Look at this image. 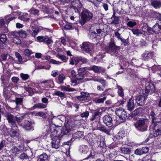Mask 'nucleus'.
Returning <instances> with one entry per match:
<instances>
[{
    "mask_svg": "<svg viewBox=\"0 0 161 161\" xmlns=\"http://www.w3.org/2000/svg\"><path fill=\"white\" fill-rule=\"evenodd\" d=\"M61 120L58 118L54 117L52 119H48L46 120V124L47 125L45 126V128L47 129L46 132L49 133L51 129H54V130H58L57 128H61L62 124L60 123Z\"/></svg>",
    "mask_w": 161,
    "mask_h": 161,
    "instance_id": "nucleus-1",
    "label": "nucleus"
},
{
    "mask_svg": "<svg viewBox=\"0 0 161 161\" xmlns=\"http://www.w3.org/2000/svg\"><path fill=\"white\" fill-rule=\"evenodd\" d=\"M54 130L53 129L50 130L49 133H47L45 134V135L50 134L53 137L51 142L52 146L53 148L57 149L60 146V138L62 136H60L59 135L58 130L54 131Z\"/></svg>",
    "mask_w": 161,
    "mask_h": 161,
    "instance_id": "nucleus-2",
    "label": "nucleus"
},
{
    "mask_svg": "<svg viewBox=\"0 0 161 161\" xmlns=\"http://www.w3.org/2000/svg\"><path fill=\"white\" fill-rule=\"evenodd\" d=\"M134 125L137 130L141 132L145 131L147 129V120L140 118L134 123Z\"/></svg>",
    "mask_w": 161,
    "mask_h": 161,
    "instance_id": "nucleus-3",
    "label": "nucleus"
},
{
    "mask_svg": "<svg viewBox=\"0 0 161 161\" xmlns=\"http://www.w3.org/2000/svg\"><path fill=\"white\" fill-rule=\"evenodd\" d=\"M120 47L115 45L114 41L111 39L109 43L108 47L106 50L107 52L111 55L117 56L120 49Z\"/></svg>",
    "mask_w": 161,
    "mask_h": 161,
    "instance_id": "nucleus-4",
    "label": "nucleus"
},
{
    "mask_svg": "<svg viewBox=\"0 0 161 161\" xmlns=\"http://www.w3.org/2000/svg\"><path fill=\"white\" fill-rule=\"evenodd\" d=\"M5 116L8 123L12 127H17L16 122H19L22 120L23 117L22 116L18 117L14 116L9 112H7L6 113Z\"/></svg>",
    "mask_w": 161,
    "mask_h": 161,
    "instance_id": "nucleus-5",
    "label": "nucleus"
},
{
    "mask_svg": "<svg viewBox=\"0 0 161 161\" xmlns=\"http://www.w3.org/2000/svg\"><path fill=\"white\" fill-rule=\"evenodd\" d=\"M93 17V14L88 10H83L81 14V19L80 22L81 25H84L85 23L90 20Z\"/></svg>",
    "mask_w": 161,
    "mask_h": 161,
    "instance_id": "nucleus-6",
    "label": "nucleus"
},
{
    "mask_svg": "<svg viewBox=\"0 0 161 161\" xmlns=\"http://www.w3.org/2000/svg\"><path fill=\"white\" fill-rule=\"evenodd\" d=\"M73 125V124L69 121L65 123V127L62 130H61V129L60 130L58 129V134H59V135H60V133L62 134L60 136H62L64 135L68 134L71 130H74V127Z\"/></svg>",
    "mask_w": 161,
    "mask_h": 161,
    "instance_id": "nucleus-7",
    "label": "nucleus"
},
{
    "mask_svg": "<svg viewBox=\"0 0 161 161\" xmlns=\"http://www.w3.org/2000/svg\"><path fill=\"white\" fill-rule=\"evenodd\" d=\"M96 28L94 29V30L91 32V35L93 36L94 38H95L97 36H98L97 34H100L102 31L103 32H108L107 30L104 29H102L103 26L106 28L107 27L106 25H103L102 24L101 25L97 24L96 25Z\"/></svg>",
    "mask_w": 161,
    "mask_h": 161,
    "instance_id": "nucleus-8",
    "label": "nucleus"
},
{
    "mask_svg": "<svg viewBox=\"0 0 161 161\" xmlns=\"http://www.w3.org/2000/svg\"><path fill=\"white\" fill-rule=\"evenodd\" d=\"M115 113L119 117V123L123 122L126 121L127 114L124 109L122 108H117Z\"/></svg>",
    "mask_w": 161,
    "mask_h": 161,
    "instance_id": "nucleus-9",
    "label": "nucleus"
},
{
    "mask_svg": "<svg viewBox=\"0 0 161 161\" xmlns=\"http://www.w3.org/2000/svg\"><path fill=\"white\" fill-rule=\"evenodd\" d=\"M81 48L83 52L89 53L92 50V44L89 42H84L82 43Z\"/></svg>",
    "mask_w": 161,
    "mask_h": 161,
    "instance_id": "nucleus-10",
    "label": "nucleus"
},
{
    "mask_svg": "<svg viewBox=\"0 0 161 161\" xmlns=\"http://www.w3.org/2000/svg\"><path fill=\"white\" fill-rule=\"evenodd\" d=\"M103 122L108 127L113 125V120L111 117L109 115H106L103 118Z\"/></svg>",
    "mask_w": 161,
    "mask_h": 161,
    "instance_id": "nucleus-11",
    "label": "nucleus"
},
{
    "mask_svg": "<svg viewBox=\"0 0 161 161\" xmlns=\"http://www.w3.org/2000/svg\"><path fill=\"white\" fill-rule=\"evenodd\" d=\"M84 73H78L75 76L76 80L72 82V83H75V84H76L77 83L78 81L80 80H81V82L88 80L86 79H84Z\"/></svg>",
    "mask_w": 161,
    "mask_h": 161,
    "instance_id": "nucleus-12",
    "label": "nucleus"
},
{
    "mask_svg": "<svg viewBox=\"0 0 161 161\" xmlns=\"http://www.w3.org/2000/svg\"><path fill=\"white\" fill-rule=\"evenodd\" d=\"M11 129L10 132V134L12 137H18L19 135V130L18 129V127H12L11 126Z\"/></svg>",
    "mask_w": 161,
    "mask_h": 161,
    "instance_id": "nucleus-13",
    "label": "nucleus"
},
{
    "mask_svg": "<svg viewBox=\"0 0 161 161\" xmlns=\"http://www.w3.org/2000/svg\"><path fill=\"white\" fill-rule=\"evenodd\" d=\"M81 95L77 97V99L82 102H84L87 101V97L89 96V93L87 92H81Z\"/></svg>",
    "mask_w": 161,
    "mask_h": 161,
    "instance_id": "nucleus-14",
    "label": "nucleus"
},
{
    "mask_svg": "<svg viewBox=\"0 0 161 161\" xmlns=\"http://www.w3.org/2000/svg\"><path fill=\"white\" fill-rule=\"evenodd\" d=\"M147 98L146 96L144 97L142 95H140L136 98V103L139 106L143 105L145 103V100Z\"/></svg>",
    "mask_w": 161,
    "mask_h": 161,
    "instance_id": "nucleus-15",
    "label": "nucleus"
},
{
    "mask_svg": "<svg viewBox=\"0 0 161 161\" xmlns=\"http://www.w3.org/2000/svg\"><path fill=\"white\" fill-rule=\"evenodd\" d=\"M31 123L28 120H25L22 123L21 126L25 130H29L32 129Z\"/></svg>",
    "mask_w": 161,
    "mask_h": 161,
    "instance_id": "nucleus-16",
    "label": "nucleus"
},
{
    "mask_svg": "<svg viewBox=\"0 0 161 161\" xmlns=\"http://www.w3.org/2000/svg\"><path fill=\"white\" fill-rule=\"evenodd\" d=\"M151 31L157 34L161 33V24L157 23L151 28Z\"/></svg>",
    "mask_w": 161,
    "mask_h": 161,
    "instance_id": "nucleus-17",
    "label": "nucleus"
},
{
    "mask_svg": "<svg viewBox=\"0 0 161 161\" xmlns=\"http://www.w3.org/2000/svg\"><path fill=\"white\" fill-rule=\"evenodd\" d=\"M142 31L144 32L145 34H149L151 31V28L149 27L148 25L146 23H144L142 27Z\"/></svg>",
    "mask_w": 161,
    "mask_h": 161,
    "instance_id": "nucleus-18",
    "label": "nucleus"
},
{
    "mask_svg": "<svg viewBox=\"0 0 161 161\" xmlns=\"http://www.w3.org/2000/svg\"><path fill=\"white\" fill-rule=\"evenodd\" d=\"M151 5L155 9L159 8L161 6V1L157 0H151Z\"/></svg>",
    "mask_w": 161,
    "mask_h": 161,
    "instance_id": "nucleus-19",
    "label": "nucleus"
},
{
    "mask_svg": "<svg viewBox=\"0 0 161 161\" xmlns=\"http://www.w3.org/2000/svg\"><path fill=\"white\" fill-rule=\"evenodd\" d=\"M153 55V52L146 51L142 55V57L143 59L146 60H148L150 58H152Z\"/></svg>",
    "mask_w": 161,
    "mask_h": 161,
    "instance_id": "nucleus-20",
    "label": "nucleus"
},
{
    "mask_svg": "<svg viewBox=\"0 0 161 161\" xmlns=\"http://www.w3.org/2000/svg\"><path fill=\"white\" fill-rule=\"evenodd\" d=\"M127 109L129 111H131L135 108L134 102L133 99L131 98L129 99L127 105Z\"/></svg>",
    "mask_w": 161,
    "mask_h": 161,
    "instance_id": "nucleus-21",
    "label": "nucleus"
},
{
    "mask_svg": "<svg viewBox=\"0 0 161 161\" xmlns=\"http://www.w3.org/2000/svg\"><path fill=\"white\" fill-rule=\"evenodd\" d=\"M84 133L83 131H78L74 133L72 135V139L74 140L76 139L80 138L83 137Z\"/></svg>",
    "mask_w": 161,
    "mask_h": 161,
    "instance_id": "nucleus-22",
    "label": "nucleus"
},
{
    "mask_svg": "<svg viewBox=\"0 0 161 161\" xmlns=\"http://www.w3.org/2000/svg\"><path fill=\"white\" fill-rule=\"evenodd\" d=\"M49 158L46 153H44L37 157V161H48Z\"/></svg>",
    "mask_w": 161,
    "mask_h": 161,
    "instance_id": "nucleus-23",
    "label": "nucleus"
},
{
    "mask_svg": "<svg viewBox=\"0 0 161 161\" xmlns=\"http://www.w3.org/2000/svg\"><path fill=\"white\" fill-rule=\"evenodd\" d=\"M143 110L141 108L136 109L132 113L130 114V117H133L138 114H141Z\"/></svg>",
    "mask_w": 161,
    "mask_h": 161,
    "instance_id": "nucleus-24",
    "label": "nucleus"
},
{
    "mask_svg": "<svg viewBox=\"0 0 161 161\" xmlns=\"http://www.w3.org/2000/svg\"><path fill=\"white\" fill-rule=\"evenodd\" d=\"M145 88L147 90H148L149 92L150 91L152 92H154L155 91V86L151 83L149 82L147 83Z\"/></svg>",
    "mask_w": 161,
    "mask_h": 161,
    "instance_id": "nucleus-25",
    "label": "nucleus"
},
{
    "mask_svg": "<svg viewBox=\"0 0 161 161\" xmlns=\"http://www.w3.org/2000/svg\"><path fill=\"white\" fill-rule=\"evenodd\" d=\"M39 7L41 8L42 10L44 13L47 14L51 13V10L47 7L44 4L41 3L39 4Z\"/></svg>",
    "mask_w": 161,
    "mask_h": 161,
    "instance_id": "nucleus-26",
    "label": "nucleus"
},
{
    "mask_svg": "<svg viewBox=\"0 0 161 161\" xmlns=\"http://www.w3.org/2000/svg\"><path fill=\"white\" fill-rule=\"evenodd\" d=\"M60 88L61 90L67 92H74L75 91V89L74 88L70 87L69 85H67L66 86H61Z\"/></svg>",
    "mask_w": 161,
    "mask_h": 161,
    "instance_id": "nucleus-27",
    "label": "nucleus"
},
{
    "mask_svg": "<svg viewBox=\"0 0 161 161\" xmlns=\"http://www.w3.org/2000/svg\"><path fill=\"white\" fill-rule=\"evenodd\" d=\"M80 151L84 154H87L88 153L89 149L87 146L82 145L80 146Z\"/></svg>",
    "mask_w": 161,
    "mask_h": 161,
    "instance_id": "nucleus-28",
    "label": "nucleus"
},
{
    "mask_svg": "<svg viewBox=\"0 0 161 161\" xmlns=\"http://www.w3.org/2000/svg\"><path fill=\"white\" fill-rule=\"evenodd\" d=\"M115 13L114 12L113 14L111 17L112 21L111 23H114L115 24H117L119 23V17L116 16H115Z\"/></svg>",
    "mask_w": 161,
    "mask_h": 161,
    "instance_id": "nucleus-29",
    "label": "nucleus"
},
{
    "mask_svg": "<svg viewBox=\"0 0 161 161\" xmlns=\"http://www.w3.org/2000/svg\"><path fill=\"white\" fill-rule=\"evenodd\" d=\"M154 125V128L161 130V121L157 119L152 122Z\"/></svg>",
    "mask_w": 161,
    "mask_h": 161,
    "instance_id": "nucleus-30",
    "label": "nucleus"
},
{
    "mask_svg": "<svg viewBox=\"0 0 161 161\" xmlns=\"http://www.w3.org/2000/svg\"><path fill=\"white\" fill-rule=\"evenodd\" d=\"M75 60L77 63L80 62H81L84 64L86 63L88 61L87 59L81 57H76L75 58Z\"/></svg>",
    "mask_w": 161,
    "mask_h": 161,
    "instance_id": "nucleus-31",
    "label": "nucleus"
},
{
    "mask_svg": "<svg viewBox=\"0 0 161 161\" xmlns=\"http://www.w3.org/2000/svg\"><path fill=\"white\" fill-rule=\"evenodd\" d=\"M106 99V97H105L100 98L97 97L93 99V101L96 103H102L104 102Z\"/></svg>",
    "mask_w": 161,
    "mask_h": 161,
    "instance_id": "nucleus-32",
    "label": "nucleus"
},
{
    "mask_svg": "<svg viewBox=\"0 0 161 161\" xmlns=\"http://www.w3.org/2000/svg\"><path fill=\"white\" fill-rule=\"evenodd\" d=\"M20 158L23 160H29L30 158H31V157L29 154L25 153H23L20 154Z\"/></svg>",
    "mask_w": 161,
    "mask_h": 161,
    "instance_id": "nucleus-33",
    "label": "nucleus"
},
{
    "mask_svg": "<svg viewBox=\"0 0 161 161\" xmlns=\"http://www.w3.org/2000/svg\"><path fill=\"white\" fill-rule=\"evenodd\" d=\"M20 151V150L16 147H13L10 150L11 153L14 155H16V154H19Z\"/></svg>",
    "mask_w": 161,
    "mask_h": 161,
    "instance_id": "nucleus-34",
    "label": "nucleus"
},
{
    "mask_svg": "<svg viewBox=\"0 0 161 161\" xmlns=\"http://www.w3.org/2000/svg\"><path fill=\"white\" fill-rule=\"evenodd\" d=\"M65 79V76L63 74H61L59 75L58 77V83L62 84L64 83V80Z\"/></svg>",
    "mask_w": 161,
    "mask_h": 161,
    "instance_id": "nucleus-35",
    "label": "nucleus"
},
{
    "mask_svg": "<svg viewBox=\"0 0 161 161\" xmlns=\"http://www.w3.org/2000/svg\"><path fill=\"white\" fill-rule=\"evenodd\" d=\"M117 88L118 89V93L119 95L121 97H123L124 96V92L123 88L120 86L117 85Z\"/></svg>",
    "mask_w": 161,
    "mask_h": 161,
    "instance_id": "nucleus-36",
    "label": "nucleus"
},
{
    "mask_svg": "<svg viewBox=\"0 0 161 161\" xmlns=\"http://www.w3.org/2000/svg\"><path fill=\"white\" fill-rule=\"evenodd\" d=\"M153 135L155 137H157L161 135V130L154 128L153 130Z\"/></svg>",
    "mask_w": 161,
    "mask_h": 161,
    "instance_id": "nucleus-37",
    "label": "nucleus"
},
{
    "mask_svg": "<svg viewBox=\"0 0 161 161\" xmlns=\"http://www.w3.org/2000/svg\"><path fill=\"white\" fill-rule=\"evenodd\" d=\"M27 15L28 14L27 13H25L23 15L19 16V18L24 21H27L29 20V18L27 17Z\"/></svg>",
    "mask_w": 161,
    "mask_h": 161,
    "instance_id": "nucleus-38",
    "label": "nucleus"
},
{
    "mask_svg": "<svg viewBox=\"0 0 161 161\" xmlns=\"http://www.w3.org/2000/svg\"><path fill=\"white\" fill-rule=\"evenodd\" d=\"M134 35L139 36L142 34V32L137 29H133L131 30Z\"/></svg>",
    "mask_w": 161,
    "mask_h": 161,
    "instance_id": "nucleus-39",
    "label": "nucleus"
},
{
    "mask_svg": "<svg viewBox=\"0 0 161 161\" xmlns=\"http://www.w3.org/2000/svg\"><path fill=\"white\" fill-rule=\"evenodd\" d=\"M46 36H39L36 38L37 41L39 42H45L47 37Z\"/></svg>",
    "mask_w": 161,
    "mask_h": 161,
    "instance_id": "nucleus-40",
    "label": "nucleus"
},
{
    "mask_svg": "<svg viewBox=\"0 0 161 161\" xmlns=\"http://www.w3.org/2000/svg\"><path fill=\"white\" fill-rule=\"evenodd\" d=\"M122 152L124 154H129L130 153V150L128 148L125 147H122L121 148Z\"/></svg>",
    "mask_w": 161,
    "mask_h": 161,
    "instance_id": "nucleus-41",
    "label": "nucleus"
},
{
    "mask_svg": "<svg viewBox=\"0 0 161 161\" xmlns=\"http://www.w3.org/2000/svg\"><path fill=\"white\" fill-rule=\"evenodd\" d=\"M12 41L14 43L17 44H20L21 42L20 40L17 37H13L12 38Z\"/></svg>",
    "mask_w": 161,
    "mask_h": 161,
    "instance_id": "nucleus-42",
    "label": "nucleus"
},
{
    "mask_svg": "<svg viewBox=\"0 0 161 161\" xmlns=\"http://www.w3.org/2000/svg\"><path fill=\"white\" fill-rule=\"evenodd\" d=\"M90 154L88 155V157L85 158V159H84L83 160L88 159L91 157H93L94 156L96 155V153L95 152V151L93 150H92L90 152Z\"/></svg>",
    "mask_w": 161,
    "mask_h": 161,
    "instance_id": "nucleus-43",
    "label": "nucleus"
},
{
    "mask_svg": "<svg viewBox=\"0 0 161 161\" xmlns=\"http://www.w3.org/2000/svg\"><path fill=\"white\" fill-rule=\"evenodd\" d=\"M20 76L22 79L24 80H27L29 77V75L27 74H24L23 73L20 74Z\"/></svg>",
    "mask_w": 161,
    "mask_h": 161,
    "instance_id": "nucleus-44",
    "label": "nucleus"
},
{
    "mask_svg": "<svg viewBox=\"0 0 161 161\" xmlns=\"http://www.w3.org/2000/svg\"><path fill=\"white\" fill-rule=\"evenodd\" d=\"M55 94L56 95L58 96L61 97H63L65 95L64 92H62L58 91H56Z\"/></svg>",
    "mask_w": 161,
    "mask_h": 161,
    "instance_id": "nucleus-45",
    "label": "nucleus"
},
{
    "mask_svg": "<svg viewBox=\"0 0 161 161\" xmlns=\"http://www.w3.org/2000/svg\"><path fill=\"white\" fill-rule=\"evenodd\" d=\"M19 36L22 38H25L26 36V33L25 31H21L19 32Z\"/></svg>",
    "mask_w": 161,
    "mask_h": 161,
    "instance_id": "nucleus-46",
    "label": "nucleus"
},
{
    "mask_svg": "<svg viewBox=\"0 0 161 161\" xmlns=\"http://www.w3.org/2000/svg\"><path fill=\"white\" fill-rule=\"evenodd\" d=\"M7 38L6 35L4 34H3L1 36L0 40L2 42L5 43L7 40Z\"/></svg>",
    "mask_w": 161,
    "mask_h": 161,
    "instance_id": "nucleus-47",
    "label": "nucleus"
},
{
    "mask_svg": "<svg viewBox=\"0 0 161 161\" xmlns=\"http://www.w3.org/2000/svg\"><path fill=\"white\" fill-rule=\"evenodd\" d=\"M15 56L18 59V61L20 63L22 61V57L20 54L17 52H16L15 53Z\"/></svg>",
    "mask_w": 161,
    "mask_h": 161,
    "instance_id": "nucleus-48",
    "label": "nucleus"
},
{
    "mask_svg": "<svg viewBox=\"0 0 161 161\" xmlns=\"http://www.w3.org/2000/svg\"><path fill=\"white\" fill-rule=\"evenodd\" d=\"M149 93V91L147 90L145 88V89L142 90V95L145 97L146 96V97L147 98V96H148Z\"/></svg>",
    "mask_w": 161,
    "mask_h": 161,
    "instance_id": "nucleus-49",
    "label": "nucleus"
},
{
    "mask_svg": "<svg viewBox=\"0 0 161 161\" xmlns=\"http://www.w3.org/2000/svg\"><path fill=\"white\" fill-rule=\"evenodd\" d=\"M32 53V51L28 49H25L24 51V54L26 56H29Z\"/></svg>",
    "mask_w": 161,
    "mask_h": 161,
    "instance_id": "nucleus-50",
    "label": "nucleus"
},
{
    "mask_svg": "<svg viewBox=\"0 0 161 161\" xmlns=\"http://www.w3.org/2000/svg\"><path fill=\"white\" fill-rule=\"evenodd\" d=\"M136 24V22L132 21H129L127 24V25L130 27H133Z\"/></svg>",
    "mask_w": 161,
    "mask_h": 161,
    "instance_id": "nucleus-51",
    "label": "nucleus"
},
{
    "mask_svg": "<svg viewBox=\"0 0 161 161\" xmlns=\"http://www.w3.org/2000/svg\"><path fill=\"white\" fill-rule=\"evenodd\" d=\"M155 115V113L153 111H152L150 113V115L151 116L152 119V122H155L158 119L156 118Z\"/></svg>",
    "mask_w": 161,
    "mask_h": 161,
    "instance_id": "nucleus-52",
    "label": "nucleus"
},
{
    "mask_svg": "<svg viewBox=\"0 0 161 161\" xmlns=\"http://www.w3.org/2000/svg\"><path fill=\"white\" fill-rule=\"evenodd\" d=\"M30 11L31 14H37L39 12V10L34 8L31 9Z\"/></svg>",
    "mask_w": 161,
    "mask_h": 161,
    "instance_id": "nucleus-53",
    "label": "nucleus"
},
{
    "mask_svg": "<svg viewBox=\"0 0 161 161\" xmlns=\"http://www.w3.org/2000/svg\"><path fill=\"white\" fill-rule=\"evenodd\" d=\"M135 154L137 155H141L143 154L141 148L137 149L135 151Z\"/></svg>",
    "mask_w": 161,
    "mask_h": 161,
    "instance_id": "nucleus-54",
    "label": "nucleus"
},
{
    "mask_svg": "<svg viewBox=\"0 0 161 161\" xmlns=\"http://www.w3.org/2000/svg\"><path fill=\"white\" fill-rule=\"evenodd\" d=\"M91 69L96 73L99 72V67L95 65L92 66L91 68Z\"/></svg>",
    "mask_w": 161,
    "mask_h": 161,
    "instance_id": "nucleus-55",
    "label": "nucleus"
},
{
    "mask_svg": "<svg viewBox=\"0 0 161 161\" xmlns=\"http://www.w3.org/2000/svg\"><path fill=\"white\" fill-rule=\"evenodd\" d=\"M57 56L58 58H60L63 61L66 60L67 59V58L66 56L64 55L58 54Z\"/></svg>",
    "mask_w": 161,
    "mask_h": 161,
    "instance_id": "nucleus-56",
    "label": "nucleus"
},
{
    "mask_svg": "<svg viewBox=\"0 0 161 161\" xmlns=\"http://www.w3.org/2000/svg\"><path fill=\"white\" fill-rule=\"evenodd\" d=\"M22 102V99L21 98H16L15 103L17 105L20 104Z\"/></svg>",
    "mask_w": 161,
    "mask_h": 161,
    "instance_id": "nucleus-57",
    "label": "nucleus"
},
{
    "mask_svg": "<svg viewBox=\"0 0 161 161\" xmlns=\"http://www.w3.org/2000/svg\"><path fill=\"white\" fill-rule=\"evenodd\" d=\"M101 114L102 112L99 109L96 110L93 114L94 115L97 117H98V116L99 115H101Z\"/></svg>",
    "mask_w": 161,
    "mask_h": 161,
    "instance_id": "nucleus-58",
    "label": "nucleus"
},
{
    "mask_svg": "<svg viewBox=\"0 0 161 161\" xmlns=\"http://www.w3.org/2000/svg\"><path fill=\"white\" fill-rule=\"evenodd\" d=\"M89 113L88 111H86L80 114V116L82 117H86L89 116Z\"/></svg>",
    "mask_w": 161,
    "mask_h": 161,
    "instance_id": "nucleus-59",
    "label": "nucleus"
},
{
    "mask_svg": "<svg viewBox=\"0 0 161 161\" xmlns=\"http://www.w3.org/2000/svg\"><path fill=\"white\" fill-rule=\"evenodd\" d=\"M141 148L143 154L147 153L149 151V149L147 147H144Z\"/></svg>",
    "mask_w": 161,
    "mask_h": 161,
    "instance_id": "nucleus-60",
    "label": "nucleus"
},
{
    "mask_svg": "<svg viewBox=\"0 0 161 161\" xmlns=\"http://www.w3.org/2000/svg\"><path fill=\"white\" fill-rule=\"evenodd\" d=\"M50 63H52L53 64H60L61 63V62L57 61L53 59H50Z\"/></svg>",
    "mask_w": 161,
    "mask_h": 161,
    "instance_id": "nucleus-61",
    "label": "nucleus"
},
{
    "mask_svg": "<svg viewBox=\"0 0 161 161\" xmlns=\"http://www.w3.org/2000/svg\"><path fill=\"white\" fill-rule=\"evenodd\" d=\"M46 38V39L45 42L48 45H49V44H51L53 43V41H52L50 38L48 37L47 36Z\"/></svg>",
    "mask_w": 161,
    "mask_h": 161,
    "instance_id": "nucleus-62",
    "label": "nucleus"
},
{
    "mask_svg": "<svg viewBox=\"0 0 161 161\" xmlns=\"http://www.w3.org/2000/svg\"><path fill=\"white\" fill-rule=\"evenodd\" d=\"M122 44H123L125 46H126L128 43V41L127 39H122V38H120Z\"/></svg>",
    "mask_w": 161,
    "mask_h": 161,
    "instance_id": "nucleus-63",
    "label": "nucleus"
},
{
    "mask_svg": "<svg viewBox=\"0 0 161 161\" xmlns=\"http://www.w3.org/2000/svg\"><path fill=\"white\" fill-rule=\"evenodd\" d=\"M33 32L31 33V35L35 37V36L37 35L39 32V30L38 29L33 30Z\"/></svg>",
    "mask_w": 161,
    "mask_h": 161,
    "instance_id": "nucleus-64",
    "label": "nucleus"
}]
</instances>
